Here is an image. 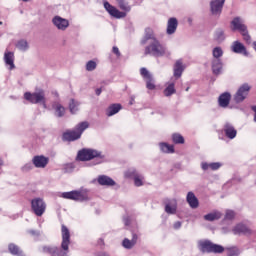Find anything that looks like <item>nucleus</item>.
Segmentation results:
<instances>
[{"label": "nucleus", "mask_w": 256, "mask_h": 256, "mask_svg": "<svg viewBox=\"0 0 256 256\" xmlns=\"http://www.w3.org/2000/svg\"><path fill=\"white\" fill-rule=\"evenodd\" d=\"M73 169H75V165L73 163H68L63 167V173H73Z\"/></svg>", "instance_id": "44"}, {"label": "nucleus", "mask_w": 256, "mask_h": 256, "mask_svg": "<svg viewBox=\"0 0 256 256\" xmlns=\"http://www.w3.org/2000/svg\"><path fill=\"white\" fill-rule=\"evenodd\" d=\"M52 23L60 31H65V29H67V27H69V20L62 18L61 16H55L52 19Z\"/></svg>", "instance_id": "15"}, {"label": "nucleus", "mask_w": 256, "mask_h": 256, "mask_svg": "<svg viewBox=\"0 0 256 256\" xmlns=\"http://www.w3.org/2000/svg\"><path fill=\"white\" fill-rule=\"evenodd\" d=\"M231 31H239V33L245 32L247 29V25L243 22L241 17H235L230 23Z\"/></svg>", "instance_id": "12"}, {"label": "nucleus", "mask_w": 256, "mask_h": 256, "mask_svg": "<svg viewBox=\"0 0 256 256\" xmlns=\"http://www.w3.org/2000/svg\"><path fill=\"white\" fill-rule=\"evenodd\" d=\"M97 181L102 187H115L116 185L115 180L107 175L98 176Z\"/></svg>", "instance_id": "18"}, {"label": "nucleus", "mask_w": 256, "mask_h": 256, "mask_svg": "<svg viewBox=\"0 0 256 256\" xmlns=\"http://www.w3.org/2000/svg\"><path fill=\"white\" fill-rule=\"evenodd\" d=\"M231 50L233 51V53L247 55V48H245V45H243V43H241L239 41L233 42V44L231 46Z\"/></svg>", "instance_id": "24"}, {"label": "nucleus", "mask_w": 256, "mask_h": 256, "mask_svg": "<svg viewBox=\"0 0 256 256\" xmlns=\"http://www.w3.org/2000/svg\"><path fill=\"white\" fill-rule=\"evenodd\" d=\"M242 37H243V40L249 44H251V35H249V31L247 30V28L245 29L244 32H240Z\"/></svg>", "instance_id": "43"}, {"label": "nucleus", "mask_w": 256, "mask_h": 256, "mask_svg": "<svg viewBox=\"0 0 256 256\" xmlns=\"http://www.w3.org/2000/svg\"><path fill=\"white\" fill-rule=\"evenodd\" d=\"M157 39L155 37V33L153 32V29L151 28H146L144 37L141 40V45H147V41H155Z\"/></svg>", "instance_id": "26"}, {"label": "nucleus", "mask_w": 256, "mask_h": 256, "mask_svg": "<svg viewBox=\"0 0 256 256\" xmlns=\"http://www.w3.org/2000/svg\"><path fill=\"white\" fill-rule=\"evenodd\" d=\"M97 69V62L90 60L86 63V71H95Z\"/></svg>", "instance_id": "40"}, {"label": "nucleus", "mask_w": 256, "mask_h": 256, "mask_svg": "<svg viewBox=\"0 0 256 256\" xmlns=\"http://www.w3.org/2000/svg\"><path fill=\"white\" fill-rule=\"evenodd\" d=\"M223 131L228 139H235L237 137V130L230 123L224 125Z\"/></svg>", "instance_id": "21"}, {"label": "nucleus", "mask_w": 256, "mask_h": 256, "mask_svg": "<svg viewBox=\"0 0 256 256\" xmlns=\"http://www.w3.org/2000/svg\"><path fill=\"white\" fill-rule=\"evenodd\" d=\"M172 141L175 145H183L185 143V138L179 133H174L172 134Z\"/></svg>", "instance_id": "36"}, {"label": "nucleus", "mask_w": 256, "mask_h": 256, "mask_svg": "<svg viewBox=\"0 0 256 256\" xmlns=\"http://www.w3.org/2000/svg\"><path fill=\"white\" fill-rule=\"evenodd\" d=\"M251 109H252V111L255 113V114H254V121H255V123H256V106H252Z\"/></svg>", "instance_id": "50"}, {"label": "nucleus", "mask_w": 256, "mask_h": 256, "mask_svg": "<svg viewBox=\"0 0 256 256\" xmlns=\"http://www.w3.org/2000/svg\"><path fill=\"white\" fill-rule=\"evenodd\" d=\"M221 69H223V62H221V59H214L212 61V71L214 75H219L221 73Z\"/></svg>", "instance_id": "32"}, {"label": "nucleus", "mask_w": 256, "mask_h": 256, "mask_svg": "<svg viewBox=\"0 0 256 256\" xmlns=\"http://www.w3.org/2000/svg\"><path fill=\"white\" fill-rule=\"evenodd\" d=\"M8 251L9 253H11V255L14 256H25V253L23 252V250H21L19 246H17V244L10 243L8 245Z\"/></svg>", "instance_id": "29"}, {"label": "nucleus", "mask_w": 256, "mask_h": 256, "mask_svg": "<svg viewBox=\"0 0 256 256\" xmlns=\"http://www.w3.org/2000/svg\"><path fill=\"white\" fill-rule=\"evenodd\" d=\"M138 239H139V236H137L136 233H133L131 240H129V238H125L122 241V247H124V249H133L134 245H137Z\"/></svg>", "instance_id": "20"}, {"label": "nucleus", "mask_w": 256, "mask_h": 256, "mask_svg": "<svg viewBox=\"0 0 256 256\" xmlns=\"http://www.w3.org/2000/svg\"><path fill=\"white\" fill-rule=\"evenodd\" d=\"M61 235V248L57 246H43L42 253H46L51 256H67L69 253V245H71V232L65 224L61 225Z\"/></svg>", "instance_id": "1"}, {"label": "nucleus", "mask_w": 256, "mask_h": 256, "mask_svg": "<svg viewBox=\"0 0 256 256\" xmlns=\"http://www.w3.org/2000/svg\"><path fill=\"white\" fill-rule=\"evenodd\" d=\"M181 221H177L174 223V229H181Z\"/></svg>", "instance_id": "49"}, {"label": "nucleus", "mask_w": 256, "mask_h": 256, "mask_svg": "<svg viewBox=\"0 0 256 256\" xmlns=\"http://www.w3.org/2000/svg\"><path fill=\"white\" fill-rule=\"evenodd\" d=\"M0 165H3V160H0Z\"/></svg>", "instance_id": "54"}, {"label": "nucleus", "mask_w": 256, "mask_h": 256, "mask_svg": "<svg viewBox=\"0 0 256 256\" xmlns=\"http://www.w3.org/2000/svg\"><path fill=\"white\" fill-rule=\"evenodd\" d=\"M201 251L203 253H223L225 251V247L215 244L211 241H203L200 243Z\"/></svg>", "instance_id": "6"}, {"label": "nucleus", "mask_w": 256, "mask_h": 256, "mask_svg": "<svg viewBox=\"0 0 256 256\" xmlns=\"http://www.w3.org/2000/svg\"><path fill=\"white\" fill-rule=\"evenodd\" d=\"M32 163L37 169H45L49 165V158L43 155H37L33 157Z\"/></svg>", "instance_id": "13"}, {"label": "nucleus", "mask_w": 256, "mask_h": 256, "mask_svg": "<svg viewBox=\"0 0 256 256\" xmlns=\"http://www.w3.org/2000/svg\"><path fill=\"white\" fill-rule=\"evenodd\" d=\"M234 235H251V229H249L245 224H237L233 228Z\"/></svg>", "instance_id": "23"}, {"label": "nucleus", "mask_w": 256, "mask_h": 256, "mask_svg": "<svg viewBox=\"0 0 256 256\" xmlns=\"http://www.w3.org/2000/svg\"><path fill=\"white\" fill-rule=\"evenodd\" d=\"M127 177H133L134 179V185L136 187H141L143 186V176L137 174V171L133 170L131 172L127 173Z\"/></svg>", "instance_id": "28"}, {"label": "nucleus", "mask_w": 256, "mask_h": 256, "mask_svg": "<svg viewBox=\"0 0 256 256\" xmlns=\"http://www.w3.org/2000/svg\"><path fill=\"white\" fill-rule=\"evenodd\" d=\"M213 57L215 59H220V57H223V49L221 47H216L213 49Z\"/></svg>", "instance_id": "42"}, {"label": "nucleus", "mask_w": 256, "mask_h": 256, "mask_svg": "<svg viewBox=\"0 0 256 256\" xmlns=\"http://www.w3.org/2000/svg\"><path fill=\"white\" fill-rule=\"evenodd\" d=\"M120 109H122L121 104L110 105L106 110L107 117H113V115H117Z\"/></svg>", "instance_id": "31"}, {"label": "nucleus", "mask_w": 256, "mask_h": 256, "mask_svg": "<svg viewBox=\"0 0 256 256\" xmlns=\"http://www.w3.org/2000/svg\"><path fill=\"white\" fill-rule=\"evenodd\" d=\"M254 50L256 51V42L253 43Z\"/></svg>", "instance_id": "53"}, {"label": "nucleus", "mask_w": 256, "mask_h": 256, "mask_svg": "<svg viewBox=\"0 0 256 256\" xmlns=\"http://www.w3.org/2000/svg\"><path fill=\"white\" fill-rule=\"evenodd\" d=\"M223 5H225V0H213L210 3L212 15H221V11H223Z\"/></svg>", "instance_id": "14"}, {"label": "nucleus", "mask_w": 256, "mask_h": 256, "mask_svg": "<svg viewBox=\"0 0 256 256\" xmlns=\"http://www.w3.org/2000/svg\"><path fill=\"white\" fill-rule=\"evenodd\" d=\"M221 217H223V214H221L219 211H214L204 215L205 221H219Z\"/></svg>", "instance_id": "34"}, {"label": "nucleus", "mask_w": 256, "mask_h": 256, "mask_svg": "<svg viewBox=\"0 0 256 256\" xmlns=\"http://www.w3.org/2000/svg\"><path fill=\"white\" fill-rule=\"evenodd\" d=\"M249 91H251V86L245 83L239 87L238 91L234 95V101L236 103H243L245 99H247V95H249Z\"/></svg>", "instance_id": "11"}, {"label": "nucleus", "mask_w": 256, "mask_h": 256, "mask_svg": "<svg viewBox=\"0 0 256 256\" xmlns=\"http://www.w3.org/2000/svg\"><path fill=\"white\" fill-rule=\"evenodd\" d=\"M184 71L185 65H183V61L177 60L174 65V77H176V79H179L183 75Z\"/></svg>", "instance_id": "27"}, {"label": "nucleus", "mask_w": 256, "mask_h": 256, "mask_svg": "<svg viewBox=\"0 0 256 256\" xmlns=\"http://www.w3.org/2000/svg\"><path fill=\"white\" fill-rule=\"evenodd\" d=\"M63 199H70L71 201H87L89 196L85 191L73 190L62 193Z\"/></svg>", "instance_id": "8"}, {"label": "nucleus", "mask_w": 256, "mask_h": 256, "mask_svg": "<svg viewBox=\"0 0 256 256\" xmlns=\"http://www.w3.org/2000/svg\"><path fill=\"white\" fill-rule=\"evenodd\" d=\"M0 25H3V22H0Z\"/></svg>", "instance_id": "56"}, {"label": "nucleus", "mask_w": 256, "mask_h": 256, "mask_svg": "<svg viewBox=\"0 0 256 256\" xmlns=\"http://www.w3.org/2000/svg\"><path fill=\"white\" fill-rule=\"evenodd\" d=\"M165 212L168 213V215H175L177 213V200H165Z\"/></svg>", "instance_id": "16"}, {"label": "nucleus", "mask_w": 256, "mask_h": 256, "mask_svg": "<svg viewBox=\"0 0 256 256\" xmlns=\"http://www.w3.org/2000/svg\"><path fill=\"white\" fill-rule=\"evenodd\" d=\"M201 168L203 169V171H207L208 169H210V164L207 162H202Z\"/></svg>", "instance_id": "48"}, {"label": "nucleus", "mask_w": 256, "mask_h": 256, "mask_svg": "<svg viewBox=\"0 0 256 256\" xmlns=\"http://www.w3.org/2000/svg\"><path fill=\"white\" fill-rule=\"evenodd\" d=\"M92 159H98L99 163H103V159H105V155L101 151L91 149V148H83L77 153L78 161H92Z\"/></svg>", "instance_id": "3"}, {"label": "nucleus", "mask_w": 256, "mask_h": 256, "mask_svg": "<svg viewBox=\"0 0 256 256\" xmlns=\"http://www.w3.org/2000/svg\"><path fill=\"white\" fill-rule=\"evenodd\" d=\"M177 27H179V21H177V18L172 17L168 19L167 29H166L167 35H173V33L177 31Z\"/></svg>", "instance_id": "19"}, {"label": "nucleus", "mask_w": 256, "mask_h": 256, "mask_svg": "<svg viewBox=\"0 0 256 256\" xmlns=\"http://www.w3.org/2000/svg\"><path fill=\"white\" fill-rule=\"evenodd\" d=\"M227 256H237L239 255V249L237 247L226 248Z\"/></svg>", "instance_id": "41"}, {"label": "nucleus", "mask_w": 256, "mask_h": 256, "mask_svg": "<svg viewBox=\"0 0 256 256\" xmlns=\"http://www.w3.org/2000/svg\"><path fill=\"white\" fill-rule=\"evenodd\" d=\"M22 1L27 2V1H29V0H22Z\"/></svg>", "instance_id": "55"}, {"label": "nucleus", "mask_w": 256, "mask_h": 256, "mask_svg": "<svg viewBox=\"0 0 256 256\" xmlns=\"http://www.w3.org/2000/svg\"><path fill=\"white\" fill-rule=\"evenodd\" d=\"M4 62L9 66L10 71L15 69V54L13 52H5Z\"/></svg>", "instance_id": "22"}, {"label": "nucleus", "mask_w": 256, "mask_h": 256, "mask_svg": "<svg viewBox=\"0 0 256 256\" xmlns=\"http://www.w3.org/2000/svg\"><path fill=\"white\" fill-rule=\"evenodd\" d=\"M225 219H227L228 221L235 219V212L228 210L225 214Z\"/></svg>", "instance_id": "45"}, {"label": "nucleus", "mask_w": 256, "mask_h": 256, "mask_svg": "<svg viewBox=\"0 0 256 256\" xmlns=\"http://www.w3.org/2000/svg\"><path fill=\"white\" fill-rule=\"evenodd\" d=\"M220 168H221V163L219 162L210 163V169L212 171H217V169H220Z\"/></svg>", "instance_id": "46"}, {"label": "nucleus", "mask_w": 256, "mask_h": 256, "mask_svg": "<svg viewBox=\"0 0 256 256\" xmlns=\"http://www.w3.org/2000/svg\"><path fill=\"white\" fill-rule=\"evenodd\" d=\"M159 147L162 153H167V154L175 153V146L172 144L161 142L159 144Z\"/></svg>", "instance_id": "33"}, {"label": "nucleus", "mask_w": 256, "mask_h": 256, "mask_svg": "<svg viewBox=\"0 0 256 256\" xmlns=\"http://www.w3.org/2000/svg\"><path fill=\"white\" fill-rule=\"evenodd\" d=\"M24 99L32 104L43 103L45 105V91L40 90L39 92L34 93L26 92L24 94Z\"/></svg>", "instance_id": "9"}, {"label": "nucleus", "mask_w": 256, "mask_h": 256, "mask_svg": "<svg viewBox=\"0 0 256 256\" xmlns=\"http://www.w3.org/2000/svg\"><path fill=\"white\" fill-rule=\"evenodd\" d=\"M69 111L72 115H75L79 111V102L75 101V99H71L69 103Z\"/></svg>", "instance_id": "37"}, {"label": "nucleus", "mask_w": 256, "mask_h": 256, "mask_svg": "<svg viewBox=\"0 0 256 256\" xmlns=\"http://www.w3.org/2000/svg\"><path fill=\"white\" fill-rule=\"evenodd\" d=\"M112 52L114 53V55H116V57H121V52L119 51V48L117 46H114L112 48Z\"/></svg>", "instance_id": "47"}, {"label": "nucleus", "mask_w": 256, "mask_h": 256, "mask_svg": "<svg viewBox=\"0 0 256 256\" xmlns=\"http://www.w3.org/2000/svg\"><path fill=\"white\" fill-rule=\"evenodd\" d=\"M186 201L191 209H197V207H199V199H197V196H195L193 192H188Z\"/></svg>", "instance_id": "25"}, {"label": "nucleus", "mask_w": 256, "mask_h": 256, "mask_svg": "<svg viewBox=\"0 0 256 256\" xmlns=\"http://www.w3.org/2000/svg\"><path fill=\"white\" fill-rule=\"evenodd\" d=\"M24 169H31V165L26 164V165L24 166Z\"/></svg>", "instance_id": "52"}, {"label": "nucleus", "mask_w": 256, "mask_h": 256, "mask_svg": "<svg viewBox=\"0 0 256 256\" xmlns=\"http://www.w3.org/2000/svg\"><path fill=\"white\" fill-rule=\"evenodd\" d=\"M89 128V122H81L79 123L74 130H68L63 133L62 139L63 141H77V139H81V135H83V131Z\"/></svg>", "instance_id": "5"}, {"label": "nucleus", "mask_w": 256, "mask_h": 256, "mask_svg": "<svg viewBox=\"0 0 256 256\" xmlns=\"http://www.w3.org/2000/svg\"><path fill=\"white\" fill-rule=\"evenodd\" d=\"M52 109H54L56 117H64L65 116V108L63 107V105H61V103L54 102L52 104Z\"/></svg>", "instance_id": "30"}, {"label": "nucleus", "mask_w": 256, "mask_h": 256, "mask_svg": "<svg viewBox=\"0 0 256 256\" xmlns=\"http://www.w3.org/2000/svg\"><path fill=\"white\" fill-rule=\"evenodd\" d=\"M165 97H171V95H175L177 90L175 89V83H170L163 91Z\"/></svg>", "instance_id": "35"}, {"label": "nucleus", "mask_w": 256, "mask_h": 256, "mask_svg": "<svg viewBox=\"0 0 256 256\" xmlns=\"http://www.w3.org/2000/svg\"><path fill=\"white\" fill-rule=\"evenodd\" d=\"M140 75L146 81V88L149 91H155L157 89V86L155 85V80L153 79V75H151L147 68H141Z\"/></svg>", "instance_id": "10"}, {"label": "nucleus", "mask_w": 256, "mask_h": 256, "mask_svg": "<svg viewBox=\"0 0 256 256\" xmlns=\"http://www.w3.org/2000/svg\"><path fill=\"white\" fill-rule=\"evenodd\" d=\"M167 53V49L158 39H154L144 49V55H152V57H163Z\"/></svg>", "instance_id": "4"}, {"label": "nucleus", "mask_w": 256, "mask_h": 256, "mask_svg": "<svg viewBox=\"0 0 256 256\" xmlns=\"http://www.w3.org/2000/svg\"><path fill=\"white\" fill-rule=\"evenodd\" d=\"M31 209L37 217H42L47 209V204L41 198H34L31 200Z\"/></svg>", "instance_id": "7"}, {"label": "nucleus", "mask_w": 256, "mask_h": 256, "mask_svg": "<svg viewBox=\"0 0 256 256\" xmlns=\"http://www.w3.org/2000/svg\"><path fill=\"white\" fill-rule=\"evenodd\" d=\"M17 49H20V51H27L29 49V45L27 44V41L25 40H20L16 44Z\"/></svg>", "instance_id": "39"}, {"label": "nucleus", "mask_w": 256, "mask_h": 256, "mask_svg": "<svg viewBox=\"0 0 256 256\" xmlns=\"http://www.w3.org/2000/svg\"><path fill=\"white\" fill-rule=\"evenodd\" d=\"M101 93H102L101 88H97V89H96V95H98V96H99V95H101Z\"/></svg>", "instance_id": "51"}, {"label": "nucleus", "mask_w": 256, "mask_h": 256, "mask_svg": "<svg viewBox=\"0 0 256 256\" xmlns=\"http://www.w3.org/2000/svg\"><path fill=\"white\" fill-rule=\"evenodd\" d=\"M214 39L215 41H218V43L225 41V32L222 29L216 30L214 33Z\"/></svg>", "instance_id": "38"}, {"label": "nucleus", "mask_w": 256, "mask_h": 256, "mask_svg": "<svg viewBox=\"0 0 256 256\" xmlns=\"http://www.w3.org/2000/svg\"><path fill=\"white\" fill-rule=\"evenodd\" d=\"M229 103H231V93L224 92L218 98V105L223 109H227L229 107Z\"/></svg>", "instance_id": "17"}, {"label": "nucleus", "mask_w": 256, "mask_h": 256, "mask_svg": "<svg viewBox=\"0 0 256 256\" xmlns=\"http://www.w3.org/2000/svg\"><path fill=\"white\" fill-rule=\"evenodd\" d=\"M116 3L121 11L107 1L104 2V9L115 19H125L127 13L131 12V5L127 0H116Z\"/></svg>", "instance_id": "2"}, {"label": "nucleus", "mask_w": 256, "mask_h": 256, "mask_svg": "<svg viewBox=\"0 0 256 256\" xmlns=\"http://www.w3.org/2000/svg\"><path fill=\"white\" fill-rule=\"evenodd\" d=\"M186 91H189V88H187Z\"/></svg>", "instance_id": "57"}]
</instances>
